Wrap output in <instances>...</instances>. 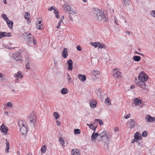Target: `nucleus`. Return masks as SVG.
Instances as JSON below:
<instances>
[{"mask_svg": "<svg viewBox=\"0 0 155 155\" xmlns=\"http://www.w3.org/2000/svg\"><path fill=\"white\" fill-rule=\"evenodd\" d=\"M130 5V3L128 0L124 2V5H125L126 6H129Z\"/></svg>", "mask_w": 155, "mask_h": 155, "instance_id": "nucleus-41", "label": "nucleus"}, {"mask_svg": "<svg viewBox=\"0 0 155 155\" xmlns=\"http://www.w3.org/2000/svg\"><path fill=\"white\" fill-rule=\"evenodd\" d=\"M98 42H90V44L92 46H94V47L96 48L98 46Z\"/></svg>", "mask_w": 155, "mask_h": 155, "instance_id": "nucleus-31", "label": "nucleus"}, {"mask_svg": "<svg viewBox=\"0 0 155 155\" xmlns=\"http://www.w3.org/2000/svg\"><path fill=\"white\" fill-rule=\"evenodd\" d=\"M26 35V41L28 43H31L32 40V38L34 37L33 36V35L31 33H28L26 32L25 33Z\"/></svg>", "mask_w": 155, "mask_h": 155, "instance_id": "nucleus-12", "label": "nucleus"}, {"mask_svg": "<svg viewBox=\"0 0 155 155\" xmlns=\"http://www.w3.org/2000/svg\"><path fill=\"white\" fill-rule=\"evenodd\" d=\"M46 147L45 145L42 146L41 148V151L42 153H45L46 152Z\"/></svg>", "mask_w": 155, "mask_h": 155, "instance_id": "nucleus-28", "label": "nucleus"}, {"mask_svg": "<svg viewBox=\"0 0 155 155\" xmlns=\"http://www.w3.org/2000/svg\"><path fill=\"white\" fill-rule=\"evenodd\" d=\"M135 87V86L134 85H132L130 86V88L133 89Z\"/></svg>", "mask_w": 155, "mask_h": 155, "instance_id": "nucleus-62", "label": "nucleus"}, {"mask_svg": "<svg viewBox=\"0 0 155 155\" xmlns=\"http://www.w3.org/2000/svg\"><path fill=\"white\" fill-rule=\"evenodd\" d=\"M71 155H80L79 150L75 149H73L71 152Z\"/></svg>", "mask_w": 155, "mask_h": 155, "instance_id": "nucleus-20", "label": "nucleus"}, {"mask_svg": "<svg viewBox=\"0 0 155 155\" xmlns=\"http://www.w3.org/2000/svg\"><path fill=\"white\" fill-rule=\"evenodd\" d=\"M78 77L81 81H84L86 79V77L85 75L79 74L78 75Z\"/></svg>", "mask_w": 155, "mask_h": 155, "instance_id": "nucleus-18", "label": "nucleus"}, {"mask_svg": "<svg viewBox=\"0 0 155 155\" xmlns=\"http://www.w3.org/2000/svg\"><path fill=\"white\" fill-rule=\"evenodd\" d=\"M7 106L9 107H11L12 106V104L11 102H8L7 104Z\"/></svg>", "mask_w": 155, "mask_h": 155, "instance_id": "nucleus-46", "label": "nucleus"}, {"mask_svg": "<svg viewBox=\"0 0 155 155\" xmlns=\"http://www.w3.org/2000/svg\"><path fill=\"white\" fill-rule=\"evenodd\" d=\"M97 140L98 142L102 141L104 143V147L106 149L108 148L109 140L105 131H103L99 134Z\"/></svg>", "mask_w": 155, "mask_h": 155, "instance_id": "nucleus-2", "label": "nucleus"}, {"mask_svg": "<svg viewBox=\"0 0 155 155\" xmlns=\"http://www.w3.org/2000/svg\"><path fill=\"white\" fill-rule=\"evenodd\" d=\"M33 43L35 44V45H36L37 43V42L36 41V39L35 38H34V37H33Z\"/></svg>", "mask_w": 155, "mask_h": 155, "instance_id": "nucleus-53", "label": "nucleus"}, {"mask_svg": "<svg viewBox=\"0 0 155 155\" xmlns=\"http://www.w3.org/2000/svg\"><path fill=\"white\" fill-rule=\"evenodd\" d=\"M8 127L4 124H3L0 127V130L1 132L5 135L8 134Z\"/></svg>", "mask_w": 155, "mask_h": 155, "instance_id": "nucleus-7", "label": "nucleus"}, {"mask_svg": "<svg viewBox=\"0 0 155 155\" xmlns=\"http://www.w3.org/2000/svg\"><path fill=\"white\" fill-rule=\"evenodd\" d=\"M147 135V131H143L142 134V135L143 137H146Z\"/></svg>", "mask_w": 155, "mask_h": 155, "instance_id": "nucleus-40", "label": "nucleus"}, {"mask_svg": "<svg viewBox=\"0 0 155 155\" xmlns=\"http://www.w3.org/2000/svg\"><path fill=\"white\" fill-rule=\"evenodd\" d=\"M151 15L153 17H155V10L152 11L151 13Z\"/></svg>", "mask_w": 155, "mask_h": 155, "instance_id": "nucleus-50", "label": "nucleus"}, {"mask_svg": "<svg viewBox=\"0 0 155 155\" xmlns=\"http://www.w3.org/2000/svg\"><path fill=\"white\" fill-rule=\"evenodd\" d=\"M99 136V134L98 133H96L94 132L91 135V139L92 140L93 142H95L96 141V138Z\"/></svg>", "mask_w": 155, "mask_h": 155, "instance_id": "nucleus-16", "label": "nucleus"}, {"mask_svg": "<svg viewBox=\"0 0 155 155\" xmlns=\"http://www.w3.org/2000/svg\"><path fill=\"white\" fill-rule=\"evenodd\" d=\"M134 101L135 105H138L141 103V101L140 100L137 98H136L134 99Z\"/></svg>", "mask_w": 155, "mask_h": 155, "instance_id": "nucleus-24", "label": "nucleus"}, {"mask_svg": "<svg viewBox=\"0 0 155 155\" xmlns=\"http://www.w3.org/2000/svg\"><path fill=\"white\" fill-rule=\"evenodd\" d=\"M89 104L90 107L91 108H94L96 106L97 102L94 100H91Z\"/></svg>", "mask_w": 155, "mask_h": 155, "instance_id": "nucleus-14", "label": "nucleus"}, {"mask_svg": "<svg viewBox=\"0 0 155 155\" xmlns=\"http://www.w3.org/2000/svg\"><path fill=\"white\" fill-rule=\"evenodd\" d=\"M98 46L97 47L101 48H104L105 47V45L103 44H100L99 42H98Z\"/></svg>", "mask_w": 155, "mask_h": 155, "instance_id": "nucleus-34", "label": "nucleus"}, {"mask_svg": "<svg viewBox=\"0 0 155 155\" xmlns=\"http://www.w3.org/2000/svg\"><path fill=\"white\" fill-rule=\"evenodd\" d=\"M81 133V130L78 129H77L74 130V133L75 134H79Z\"/></svg>", "mask_w": 155, "mask_h": 155, "instance_id": "nucleus-36", "label": "nucleus"}, {"mask_svg": "<svg viewBox=\"0 0 155 155\" xmlns=\"http://www.w3.org/2000/svg\"><path fill=\"white\" fill-rule=\"evenodd\" d=\"M56 124L58 126H59L60 125V122L58 120H57L56 121Z\"/></svg>", "mask_w": 155, "mask_h": 155, "instance_id": "nucleus-54", "label": "nucleus"}, {"mask_svg": "<svg viewBox=\"0 0 155 155\" xmlns=\"http://www.w3.org/2000/svg\"><path fill=\"white\" fill-rule=\"evenodd\" d=\"M133 59L135 61H139L141 60V58L138 56H135L133 57Z\"/></svg>", "mask_w": 155, "mask_h": 155, "instance_id": "nucleus-27", "label": "nucleus"}, {"mask_svg": "<svg viewBox=\"0 0 155 155\" xmlns=\"http://www.w3.org/2000/svg\"><path fill=\"white\" fill-rule=\"evenodd\" d=\"M136 124V122L133 119H130L127 123V124L129 125L130 129H133L135 126Z\"/></svg>", "mask_w": 155, "mask_h": 155, "instance_id": "nucleus-11", "label": "nucleus"}, {"mask_svg": "<svg viewBox=\"0 0 155 155\" xmlns=\"http://www.w3.org/2000/svg\"><path fill=\"white\" fill-rule=\"evenodd\" d=\"M62 54L63 57L64 58H66L68 56V54L67 52V49L66 48H64L62 52Z\"/></svg>", "mask_w": 155, "mask_h": 155, "instance_id": "nucleus-15", "label": "nucleus"}, {"mask_svg": "<svg viewBox=\"0 0 155 155\" xmlns=\"http://www.w3.org/2000/svg\"><path fill=\"white\" fill-rule=\"evenodd\" d=\"M4 115L7 116L8 115V112L5 111L4 112Z\"/></svg>", "mask_w": 155, "mask_h": 155, "instance_id": "nucleus-61", "label": "nucleus"}, {"mask_svg": "<svg viewBox=\"0 0 155 155\" xmlns=\"http://www.w3.org/2000/svg\"><path fill=\"white\" fill-rule=\"evenodd\" d=\"M136 139H135V138H134V139H133V140H132V141H131V143H134L136 141H136Z\"/></svg>", "mask_w": 155, "mask_h": 155, "instance_id": "nucleus-59", "label": "nucleus"}, {"mask_svg": "<svg viewBox=\"0 0 155 155\" xmlns=\"http://www.w3.org/2000/svg\"><path fill=\"white\" fill-rule=\"evenodd\" d=\"M134 137L135 139H136V141H137L141 139V136L140 133L138 132H137L134 134Z\"/></svg>", "mask_w": 155, "mask_h": 155, "instance_id": "nucleus-19", "label": "nucleus"}, {"mask_svg": "<svg viewBox=\"0 0 155 155\" xmlns=\"http://www.w3.org/2000/svg\"><path fill=\"white\" fill-rule=\"evenodd\" d=\"M77 14V12L76 11H74L71 10H70V12L69 13V15H70L76 14Z\"/></svg>", "mask_w": 155, "mask_h": 155, "instance_id": "nucleus-35", "label": "nucleus"}, {"mask_svg": "<svg viewBox=\"0 0 155 155\" xmlns=\"http://www.w3.org/2000/svg\"><path fill=\"white\" fill-rule=\"evenodd\" d=\"M6 148L5 149L6 152L8 153L9 152V150L10 149L9 142L7 141V139H6Z\"/></svg>", "mask_w": 155, "mask_h": 155, "instance_id": "nucleus-23", "label": "nucleus"}, {"mask_svg": "<svg viewBox=\"0 0 155 155\" xmlns=\"http://www.w3.org/2000/svg\"><path fill=\"white\" fill-rule=\"evenodd\" d=\"M54 9L53 8V6H51V7H50L48 9V10L50 11H51L52 10V9H54Z\"/></svg>", "mask_w": 155, "mask_h": 155, "instance_id": "nucleus-57", "label": "nucleus"}, {"mask_svg": "<svg viewBox=\"0 0 155 155\" xmlns=\"http://www.w3.org/2000/svg\"><path fill=\"white\" fill-rule=\"evenodd\" d=\"M67 63L68 64V69L71 71L73 69V61L71 59H69L67 61Z\"/></svg>", "mask_w": 155, "mask_h": 155, "instance_id": "nucleus-17", "label": "nucleus"}, {"mask_svg": "<svg viewBox=\"0 0 155 155\" xmlns=\"http://www.w3.org/2000/svg\"><path fill=\"white\" fill-rule=\"evenodd\" d=\"M18 125L20 128L21 133L23 135L25 136L28 132L27 125H25L22 121H19L18 123Z\"/></svg>", "mask_w": 155, "mask_h": 155, "instance_id": "nucleus-4", "label": "nucleus"}, {"mask_svg": "<svg viewBox=\"0 0 155 155\" xmlns=\"http://www.w3.org/2000/svg\"><path fill=\"white\" fill-rule=\"evenodd\" d=\"M54 66H58V63L57 62L55 61L54 60Z\"/></svg>", "mask_w": 155, "mask_h": 155, "instance_id": "nucleus-55", "label": "nucleus"}, {"mask_svg": "<svg viewBox=\"0 0 155 155\" xmlns=\"http://www.w3.org/2000/svg\"><path fill=\"white\" fill-rule=\"evenodd\" d=\"M59 141L60 144H61L62 146H63L64 144L65 143L62 137H61L59 138Z\"/></svg>", "mask_w": 155, "mask_h": 155, "instance_id": "nucleus-30", "label": "nucleus"}, {"mask_svg": "<svg viewBox=\"0 0 155 155\" xmlns=\"http://www.w3.org/2000/svg\"><path fill=\"white\" fill-rule=\"evenodd\" d=\"M130 116H131V114H130L129 113L126 116H124V118L125 119H127L130 118Z\"/></svg>", "mask_w": 155, "mask_h": 155, "instance_id": "nucleus-47", "label": "nucleus"}, {"mask_svg": "<svg viewBox=\"0 0 155 155\" xmlns=\"http://www.w3.org/2000/svg\"><path fill=\"white\" fill-rule=\"evenodd\" d=\"M55 16L57 18H59L58 14H56V15H55Z\"/></svg>", "mask_w": 155, "mask_h": 155, "instance_id": "nucleus-63", "label": "nucleus"}, {"mask_svg": "<svg viewBox=\"0 0 155 155\" xmlns=\"http://www.w3.org/2000/svg\"><path fill=\"white\" fill-rule=\"evenodd\" d=\"M25 17L26 19L28 20L30 18V15L29 14H28L27 12H26Z\"/></svg>", "mask_w": 155, "mask_h": 155, "instance_id": "nucleus-38", "label": "nucleus"}, {"mask_svg": "<svg viewBox=\"0 0 155 155\" xmlns=\"http://www.w3.org/2000/svg\"><path fill=\"white\" fill-rule=\"evenodd\" d=\"M121 73L117 69H114L113 71V76L114 78H119L121 76Z\"/></svg>", "mask_w": 155, "mask_h": 155, "instance_id": "nucleus-10", "label": "nucleus"}, {"mask_svg": "<svg viewBox=\"0 0 155 155\" xmlns=\"http://www.w3.org/2000/svg\"><path fill=\"white\" fill-rule=\"evenodd\" d=\"M92 73L95 76L97 77V75H99L100 72L97 70H94L92 71Z\"/></svg>", "mask_w": 155, "mask_h": 155, "instance_id": "nucleus-26", "label": "nucleus"}, {"mask_svg": "<svg viewBox=\"0 0 155 155\" xmlns=\"http://www.w3.org/2000/svg\"><path fill=\"white\" fill-rule=\"evenodd\" d=\"M138 81L140 82H145L148 79L147 75L143 71H141L138 76Z\"/></svg>", "mask_w": 155, "mask_h": 155, "instance_id": "nucleus-5", "label": "nucleus"}, {"mask_svg": "<svg viewBox=\"0 0 155 155\" xmlns=\"http://www.w3.org/2000/svg\"><path fill=\"white\" fill-rule=\"evenodd\" d=\"M4 32H0V39L5 37Z\"/></svg>", "mask_w": 155, "mask_h": 155, "instance_id": "nucleus-43", "label": "nucleus"}, {"mask_svg": "<svg viewBox=\"0 0 155 155\" xmlns=\"http://www.w3.org/2000/svg\"><path fill=\"white\" fill-rule=\"evenodd\" d=\"M77 50L79 51H81L82 50V48L80 45H78L77 47Z\"/></svg>", "mask_w": 155, "mask_h": 155, "instance_id": "nucleus-51", "label": "nucleus"}, {"mask_svg": "<svg viewBox=\"0 0 155 155\" xmlns=\"http://www.w3.org/2000/svg\"><path fill=\"white\" fill-rule=\"evenodd\" d=\"M6 23L9 28L11 29H12L13 28V22L10 20L7 21Z\"/></svg>", "mask_w": 155, "mask_h": 155, "instance_id": "nucleus-21", "label": "nucleus"}, {"mask_svg": "<svg viewBox=\"0 0 155 155\" xmlns=\"http://www.w3.org/2000/svg\"><path fill=\"white\" fill-rule=\"evenodd\" d=\"M114 130L115 131L117 132L118 130V128L117 127H115L114 128Z\"/></svg>", "mask_w": 155, "mask_h": 155, "instance_id": "nucleus-58", "label": "nucleus"}, {"mask_svg": "<svg viewBox=\"0 0 155 155\" xmlns=\"http://www.w3.org/2000/svg\"><path fill=\"white\" fill-rule=\"evenodd\" d=\"M68 17H69V19H70V20L71 21H73V18L72 17V16L71 15H69Z\"/></svg>", "mask_w": 155, "mask_h": 155, "instance_id": "nucleus-49", "label": "nucleus"}, {"mask_svg": "<svg viewBox=\"0 0 155 155\" xmlns=\"http://www.w3.org/2000/svg\"><path fill=\"white\" fill-rule=\"evenodd\" d=\"M93 13L96 21L106 22L107 20V17L105 15V11H102L98 8H95L93 10Z\"/></svg>", "mask_w": 155, "mask_h": 155, "instance_id": "nucleus-1", "label": "nucleus"}, {"mask_svg": "<svg viewBox=\"0 0 155 155\" xmlns=\"http://www.w3.org/2000/svg\"><path fill=\"white\" fill-rule=\"evenodd\" d=\"M126 34H127L128 35L130 36V32L128 31H127L126 32Z\"/></svg>", "mask_w": 155, "mask_h": 155, "instance_id": "nucleus-60", "label": "nucleus"}, {"mask_svg": "<svg viewBox=\"0 0 155 155\" xmlns=\"http://www.w3.org/2000/svg\"><path fill=\"white\" fill-rule=\"evenodd\" d=\"M66 9L68 10V11H70L71 9V8L70 7V6H67V7H66Z\"/></svg>", "mask_w": 155, "mask_h": 155, "instance_id": "nucleus-56", "label": "nucleus"}, {"mask_svg": "<svg viewBox=\"0 0 155 155\" xmlns=\"http://www.w3.org/2000/svg\"><path fill=\"white\" fill-rule=\"evenodd\" d=\"M36 116L34 112L32 113L29 118L30 122L31 123H34L36 122Z\"/></svg>", "mask_w": 155, "mask_h": 155, "instance_id": "nucleus-9", "label": "nucleus"}, {"mask_svg": "<svg viewBox=\"0 0 155 155\" xmlns=\"http://www.w3.org/2000/svg\"><path fill=\"white\" fill-rule=\"evenodd\" d=\"M14 77L18 78H22L23 77V76L22 75L21 72H18L17 73L15 74Z\"/></svg>", "mask_w": 155, "mask_h": 155, "instance_id": "nucleus-22", "label": "nucleus"}, {"mask_svg": "<svg viewBox=\"0 0 155 155\" xmlns=\"http://www.w3.org/2000/svg\"><path fill=\"white\" fill-rule=\"evenodd\" d=\"M54 13L55 14V15H56V14H58V12L57 10L56 9H54Z\"/></svg>", "mask_w": 155, "mask_h": 155, "instance_id": "nucleus-52", "label": "nucleus"}, {"mask_svg": "<svg viewBox=\"0 0 155 155\" xmlns=\"http://www.w3.org/2000/svg\"><path fill=\"white\" fill-rule=\"evenodd\" d=\"M145 120L147 122H153L155 120V118L149 115H147L145 118Z\"/></svg>", "mask_w": 155, "mask_h": 155, "instance_id": "nucleus-13", "label": "nucleus"}, {"mask_svg": "<svg viewBox=\"0 0 155 155\" xmlns=\"http://www.w3.org/2000/svg\"><path fill=\"white\" fill-rule=\"evenodd\" d=\"M36 25V28L37 29H41L43 28V26L42 25V21L40 18H38Z\"/></svg>", "mask_w": 155, "mask_h": 155, "instance_id": "nucleus-8", "label": "nucleus"}, {"mask_svg": "<svg viewBox=\"0 0 155 155\" xmlns=\"http://www.w3.org/2000/svg\"><path fill=\"white\" fill-rule=\"evenodd\" d=\"M53 116L56 119H59L60 117L59 114L56 112H54L53 113Z\"/></svg>", "mask_w": 155, "mask_h": 155, "instance_id": "nucleus-29", "label": "nucleus"}, {"mask_svg": "<svg viewBox=\"0 0 155 155\" xmlns=\"http://www.w3.org/2000/svg\"><path fill=\"white\" fill-rule=\"evenodd\" d=\"M4 33L5 35V37H10L11 36V35L12 34V33L11 32H4Z\"/></svg>", "mask_w": 155, "mask_h": 155, "instance_id": "nucleus-39", "label": "nucleus"}, {"mask_svg": "<svg viewBox=\"0 0 155 155\" xmlns=\"http://www.w3.org/2000/svg\"><path fill=\"white\" fill-rule=\"evenodd\" d=\"M2 18L6 21H8L9 20L8 18L7 17V15L5 14H3L2 15Z\"/></svg>", "mask_w": 155, "mask_h": 155, "instance_id": "nucleus-32", "label": "nucleus"}, {"mask_svg": "<svg viewBox=\"0 0 155 155\" xmlns=\"http://www.w3.org/2000/svg\"><path fill=\"white\" fill-rule=\"evenodd\" d=\"M29 61H28V62L26 64V67L27 69H30V67L29 64Z\"/></svg>", "mask_w": 155, "mask_h": 155, "instance_id": "nucleus-45", "label": "nucleus"}, {"mask_svg": "<svg viewBox=\"0 0 155 155\" xmlns=\"http://www.w3.org/2000/svg\"><path fill=\"white\" fill-rule=\"evenodd\" d=\"M87 125L89 126L90 128L91 129H93V128H94V126H93V124H87Z\"/></svg>", "mask_w": 155, "mask_h": 155, "instance_id": "nucleus-48", "label": "nucleus"}, {"mask_svg": "<svg viewBox=\"0 0 155 155\" xmlns=\"http://www.w3.org/2000/svg\"><path fill=\"white\" fill-rule=\"evenodd\" d=\"M67 79L68 80V82H71V78L69 74H67Z\"/></svg>", "mask_w": 155, "mask_h": 155, "instance_id": "nucleus-42", "label": "nucleus"}, {"mask_svg": "<svg viewBox=\"0 0 155 155\" xmlns=\"http://www.w3.org/2000/svg\"><path fill=\"white\" fill-rule=\"evenodd\" d=\"M96 121H97V122H98L99 123V124L100 125H103V121L101 119H96L95 120V122H96Z\"/></svg>", "mask_w": 155, "mask_h": 155, "instance_id": "nucleus-33", "label": "nucleus"}, {"mask_svg": "<svg viewBox=\"0 0 155 155\" xmlns=\"http://www.w3.org/2000/svg\"><path fill=\"white\" fill-rule=\"evenodd\" d=\"M106 102L107 103L108 105H110L111 104V103L110 99L108 97H107L105 100Z\"/></svg>", "mask_w": 155, "mask_h": 155, "instance_id": "nucleus-37", "label": "nucleus"}, {"mask_svg": "<svg viewBox=\"0 0 155 155\" xmlns=\"http://www.w3.org/2000/svg\"><path fill=\"white\" fill-rule=\"evenodd\" d=\"M114 22L116 25H118L119 24L118 22V21L116 18V17L114 16Z\"/></svg>", "mask_w": 155, "mask_h": 155, "instance_id": "nucleus-44", "label": "nucleus"}, {"mask_svg": "<svg viewBox=\"0 0 155 155\" xmlns=\"http://www.w3.org/2000/svg\"><path fill=\"white\" fill-rule=\"evenodd\" d=\"M21 51H18L17 52H15L13 55V58L16 61H21V56L20 54Z\"/></svg>", "mask_w": 155, "mask_h": 155, "instance_id": "nucleus-6", "label": "nucleus"}, {"mask_svg": "<svg viewBox=\"0 0 155 155\" xmlns=\"http://www.w3.org/2000/svg\"><path fill=\"white\" fill-rule=\"evenodd\" d=\"M61 92L63 94H66L68 92V90L66 88H63L61 91Z\"/></svg>", "mask_w": 155, "mask_h": 155, "instance_id": "nucleus-25", "label": "nucleus"}, {"mask_svg": "<svg viewBox=\"0 0 155 155\" xmlns=\"http://www.w3.org/2000/svg\"><path fill=\"white\" fill-rule=\"evenodd\" d=\"M0 78H3V75L2 73H0Z\"/></svg>", "mask_w": 155, "mask_h": 155, "instance_id": "nucleus-64", "label": "nucleus"}, {"mask_svg": "<svg viewBox=\"0 0 155 155\" xmlns=\"http://www.w3.org/2000/svg\"><path fill=\"white\" fill-rule=\"evenodd\" d=\"M135 83L138 86L140 87L145 92H148L149 90V85L147 83L140 82L136 79L134 81Z\"/></svg>", "mask_w": 155, "mask_h": 155, "instance_id": "nucleus-3", "label": "nucleus"}]
</instances>
